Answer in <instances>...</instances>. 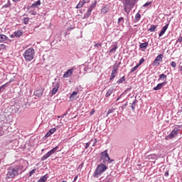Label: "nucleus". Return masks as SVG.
<instances>
[{
    "instance_id": "5fc2aeb1",
    "label": "nucleus",
    "mask_w": 182,
    "mask_h": 182,
    "mask_svg": "<svg viewBox=\"0 0 182 182\" xmlns=\"http://www.w3.org/2000/svg\"><path fill=\"white\" fill-rule=\"evenodd\" d=\"M165 176H168V172H166Z\"/></svg>"
},
{
    "instance_id": "de8ad7c7",
    "label": "nucleus",
    "mask_w": 182,
    "mask_h": 182,
    "mask_svg": "<svg viewBox=\"0 0 182 182\" xmlns=\"http://www.w3.org/2000/svg\"><path fill=\"white\" fill-rule=\"evenodd\" d=\"M144 63V58H141L139 63V66L140 65H141V63Z\"/></svg>"
},
{
    "instance_id": "b1692460",
    "label": "nucleus",
    "mask_w": 182,
    "mask_h": 182,
    "mask_svg": "<svg viewBox=\"0 0 182 182\" xmlns=\"http://www.w3.org/2000/svg\"><path fill=\"white\" fill-rule=\"evenodd\" d=\"M124 23V18L120 17L118 18V24L119 25H123Z\"/></svg>"
},
{
    "instance_id": "473e14b6",
    "label": "nucleus",
    "mask_w": 182,
    "mask_h": 182,
    "mask_svg": "<svg viewBox=\"0 0 182 182\" xmlns=\"http://www.w3.org/2000/svg\"><path fill=\"white\" fill-rule=\"evenodd\" d=\"M5 87H6V84H4L0 87V93H2V90H5Z\"/></svg>"
},
{
    "instance_id": "6ab92c4d",
    "label": "nucleus",
    "mask_w": 182,
    "mask_h": 182,
    "mask_svg": "<svg viewBox=\"0 0 182 182\" xmlns=\"http://www.w3.org/2000/svg\"><path fill=\"white\" fill-rule=\"evenodd\" d=\"M23 33H22L21 31L18 30V31L14 32V36L16 38H21V36H22Z\"/></svg>"
},
{
    "instance_id": "f3484780",
    "label": "nucleus",
    "mask_w": 182,
    "mask_h": 182,
    "mask_svg": "<svg viewBox=\"0 0 182 182\" xmlns=\"http://www.w3.org/2000/svg\"><path fill=\"white\" fill-rule=\"evenodd\" d=\"M76 96H77V92H73L70 95V100L71 101H73V100H76V99L77 98V97H76Z\"/></svg>"
},
{
    "instance_id": "aec40b11",
    "label": "nucleus",
    "mask_w": 182,
    "mask_h": 182,
    "mask_svg": "<svg viewBox=\"0 0 182 182\" xmlns=\"http://www.w3.org/2000/svg\"><path fill=\"white\" fill-rule=\"evenodd\" d=\"M85 4H86V1H80L76 6V9H80V8H82V6H83V5H85Z\"/></svg>"
},
{
    "instance_id": "6e6552de",
    "label": "nucleus",
    "mask_w": 182,
    "mask_h": 182,
    "mask_svg": "<svg viewBox=\"0 0 182 182\" xmlns=\"http://www.w3.org/2000/svg\"><path fill=\"white\" fill-rule=\"evenodd\" d=\"M44 91H45V88L39 85L38 89L34 92V95L37 97H41L43 95Z\"/></svg>"
},
{
    "instance_id": "a19ab883",
    "label": "nucleus",
    "mask_w": 182,
    "mask_h": 182,
    "mask_svg": "<svg viewBox=\"0 0 182 182\" xmlns=\"http://www.w3.org/2000/svg\"><path fill=\"white\" fill-rule=\"evenodd\" d=\"M182 43V36L179 37L178 39L176 41V43Z\"/></svg>"
},
{
    "instance_id": "dca6fc26",
    "label": "nucleus",
    "mask_w": 182,
    "mask_h": 182,
    "mask_svg": "<svg viewBox=\"0 0 182 182\" xmlns=\"http://www.w3.org/2000/svg\"><path fill=\"white\" fill-rule=\"evenodd\" d=\"M5 41H8V36L4 34H0V43H4Z\"/></svg>"
},
{
    "instance_id": "37998d69",
    "label": "nucleus",
    "mask_w": 182,
    "mask_h": 182,
    "mask_svg": "<svg viewBox=\"0 0 182 182\" xmlns=\"http://www.w3.org/2000/svg\"><path fill=\"white\" fill-rule=\"evenodd\" d=\"M149 5H151V1H147L143 5V6H149Z\"/></svg>"
},
{
    "instance_id": "4be33fe9",
    "label": "nucleus",
    "mask_w": 182,
    "mask_h": 182,
    "mask_svg": "<svg viewBox=\"0 0 182 182\" xmlns=\"http://www.w3.org/2000/svg\"><path fill=\"white\" fill-rule=\"evenodd\" d=\"M41 6V1H38L31 5V8H38V6Z\"/></svg>"
},
{
    "instance_id": "f257e3e1",
    "label": "nucleus",
    "mask_w": 182,
    "mask_h": 182,
    "mask_svg": "<svg viewBox=\"0 0 182 182\" xmlns=\"http://www.w3.org/2000/svg\"><path fill=\"white\" fill-rule=\"evenodd\" d=\"M16 176H19V166H11L7 169L6 180H9L10 178H15Z\"/></svg>"
},
{
    "instance_id": "423d86ee",
    "label": "nucleus",
    "mask_w": 182,
    "mask_h": 182,
    "mask_svg": "<svg viewBox=\"0 0 182 182\" xmlns=\"http://www.w3.org/2000/svg\"><path fill=\"white\" fill-rule=\"evenodd\" d=\"M58 149H59V146H56L55 148H53L50 151H48L47 154H46L44 156H43L41 157L42 161H45V160H46L47 159H49V157H50L51 154H55V153H56V150H58Z\"/></svg>"
},
{
    "instance_id": "9b49d317",
    "label": "nucleus",
    "mask_w": 182,
    "mask_h": 182,
    "mask_svg": "<svg viewBox=\"0 0 182 182\" xmlns=\"http://www.w3.org/2000/svg\"><path fill=\"white\" fill-rule=\"evenodd\" d=\"M146 160H157L159 156L156 154H151L145 156Z\"/></svg>"
},
{
    "instance_id": "f8f14e48",
    "label": "nucleus",
    "mask_w": 182,
    "mask_h": 182,
    "mask_svg": "<svg viewBox=\"0 0 182 182\" xmlns=\"http://www.w3.org/2000/svg\"><path fill=\"white\" fill-rule=\"evenodd\" d=\"M73 73V69H70L63 75L64 78L70 77V75Z\"/></svg>"
},
{
    "instance_id": "603ef678",
    "label": "nucleus",
    "mask_w": 182,
    "mask_h": 182,
    "mask_svg": "<svg viewBox=\"0 0 182 182\" xmlns=\"http://www.w3.org/2000/svg\"><path fill=\"white\" fill-rule=\"evenodd\" d=\"M77 180V176H76L75 178H74V181H76Z\"/></svg>"
},
{
    "instance_id": "393cba45",
    "label": "nucleus",
    "mask_w": 182,
    "mask_h": 182,
    "mask_svg": "<svg viewBox=\"0 0 182 182\" xmlns=\"http://www.w3.org/2000/svg\"><path fill=\"white\" fill-rule=\"evenodd\" d=\"M125 80H126V78L124 77V76H123L122 77L119 78V79L117 80V83L118 85H120V83H123V82H124Z\"/></svg>"
},
{
    "instance_id": "58836bf2",
    "label": "nucleus",
    "mask_w": 182,
    "mask_h": 182,
    "mask_svg": "<svg viewBox=\"0 0 182 182\" xmlns=\"http://www.w3.org/2000/svg\"><path fill=\"white\" fill-rule=\"evenodd\" d=\"M171 66L172 67V68H176V66H177V64L176 63V62H174V61H172L171 63Z\"/></svg>"
},
{
    "instance_id": "2f4dec72",
    "label": "nucleus",
    "mask_w": 182,
    "mask_h": 182,
    "mask_svg": "<svg viewBox=\"0 0 182 182\" xmlns=\"http://www.w3.org/2000/svg\"><path fill=\"white\" fill-rule=\"evenodd\" d=\"M156 28H157L156 26L152 25L149 31H150V32H154V31H156Z\"/></svg>"
},
{
    "instance_id": "4468645a",
    "label": "nucleus",
    "mask_w": 182,
    "mask_h": 182,
    "mask_svg": "<svg viewBox=\"0 0 182 182\" xmlns=\"http://www.w3.org/2000/svg\"><path fill=\"white\" fill-rule=\"evenodd\" d=\"M164 85H166V82L158 84L156 87H154V90H160V89H161Z\"/></svg>"
},
{
    "instance_id": "cd10ccee",
    "label": "nucleus",
    "mask_w": 182,
    "mask_h": 182,
    "mask_svg": "<svg viewBox=\"0 0 182 182\" xmlns=\"http://www.w3.org/2000/svg\"><path fill=\"white\" fill-rule=\"evenodd\" d=\"M141 18V15H140L139 13H137L135 16V20L136 22H139L140 21V18Z\"/></svg>"
},
{
    "instance_id": "39448f33",
    "label": "nucleus",
    "mask_w": 182,
    "mask_h": 182,
    "mask_svg": "<svg viewBox=\"0 0 182 182\" xmlns=\"http://www.w3.org/2000/svg\"><path fill=\"white\" fill-rule=\"evenodd\" d=\"M100 161L107 164H110L112 163V160L109 156V154H107V150H105L101 153Z\"/></svg>"
},
{
    "instance_id": "f03ea898",
    "label": "nucleus",
    "mask_w": 182,
    "mask_h": 182,
    "mask_svg": "<svg viewBox=\"0 0 182 182\" xmlns=\"http://www.w3.org/2000/svg\"><path fill=\"white\" fill-rule=\"evenodd\" d=\"M23 56L26 62H32L35 58V49L33 48H28L25 50Z\"/></svg>"
},
{
    "instance_id": "3c124183",
    "label": "nucleus",
    "mask_w": 182,
    "mask_h": 182,
    "mask_svg": "<svg viewBox=\"0 0 182 182\" xmlns=\"http://www.w3.org/2000/svg\"><path fill=\"white\" fill-rule=\"evenodd\" d=\"M31 15H36V12L35 11H33V12H31Z\"/></svg>"
},
{
    "instance_id": "0eeeda50",
    "label": "nucleus",
    "mask_w": 182,
    "mask_h": 182,
    "mask_svg": "<svg viewBox=\"0 0 182 182\" xmlns=\"http://www.w3.org/2000/svg\"><path fill=\"white\" fill-rule=\"evenodd\" d=\"M178 127H175L173 129V130L171 131V132L167 136V138H166V139H174V137H177V136H178Z\"/></svg>"
},
{
    "instance_id": "7ed1b4c3",
    "label": "nucleus",
    "mask_w": 182,
    "mask_h": 182,
    "mask_svg": "<svg viewBox=\"0 0 182 182\" xmlns=\"http://www.w3.org/2000/svg\"><path fill=\"white\" fill-rule=\"evenodd\" d=\"M106 170H107V166H106V165L105 164L98 165L94 172L93 177H95L97 178H99V176H102V174H103V173H105Z\"/></svg>"
},
{
    "instance_id": "20e7f679",
    "label": "nucleus",
    "mask_w": 182,
    "mask_h": 182,
    "mask_svg": "<svg viewBox=\"0 0 182 182\" xmlns=\"http://www.w3.org/2000/svg\"><path fill=\"white\" fill-rule=\"evenodd\" d=\"M134 5H136V3H134V1H125L124 3V12H126V14H129L130 10L134 8Z\"/></svg>"
},
{
    "instance_id": "9d476101",
    "label": "nucleus",
    "mask_w": 182,
    "mask_h": 182,
    "mask_svg": "<svg viewBox=\"0 0 182 182\" xmlns=\"http://www.w3.org/2000/svg\"><path fill=\"white\" fill-rule=\"evenodd\" d=\"M119 69V66H115L114 65V67L112 68V73L110 75V80H113V79H114V77H116V75H117V70Z\"/></svg>"
},
{
    "instance_id": "c85d7f7f",
    "label": "nucleus",
    "mask_w": 182,
    "mask_h": 182,
    "mask_svg": "<svg viewBox=\"0 0 182 182\" xmlns=\"http://www.w3.org/2000/svg\"><path fill=\"white\" fill-rule=\"evenodd\" d=\"M139 66H140V65H137L134 66V68H132L130 71V73H133V72H136V70H137V69L139 68Z\"/></svg>"
},
{
    "instance_id": "09e8293b",
    "label": "nucleus",
    "mask_w": 182,
    "mask_h": 182,
    "mask_svg": "<svg viewBox=\"0 0 182 182\" xmlns=\"http://www.w3.org/2000/svg\"><path fill=\"white\" fill-rule=\"evenodd\" d=\"M95 109H93L92 111H91L90 112V116H93V114H95Z\"/></svg>"
},
{
    "instance_id": "c9c22d12",
    "label": "nucleus",
    "mask_w": 182,
    "mask_h": 182,
    "mask_svg": "<svg viewBox=\"0 0 182 182\" xmlns=\"http://www.w3.org/2000/svg\"><path fill=\"white\" fill-rule=\"evenodd\" d=\"M93 139H91L89 142L85 144V149H89V146H90V142L92 141Z\"/></svg>"
},
{
    "instance_id": "864d4df0",
    "label": "nucleus",
    "mask_w": 182,
    "mask_h": 182,
    "mask_svg": "<svg viewBox=\"0 0 182 182\" xmlns=\"http://www.w3.org/2000/svg\"><path fill=\"white\" fill-rule=\"evenodd\" d=\"M120 99H121V97H118L117 99V102H119V100H120Z\"/></svg>"
},
{
    "instance_id": "7c9ffc66",
    "label": "nucleus",
    "mask_w": 182,
    "mask_h": 182,
    "mask_svg": "<svg viewBox=\"0 0 182 182\" xmlns=\"http://www.w3.org/2000/svg\"><path fill=\"white\" fill-rule=\"evenodd\" d=\"M116 49H117V46H114V48H111L109 50V53H113V52H116Z\"/></svg>"
},
{
    "instance_id": "412c9836",
    "label": "nucleus",
    "mask_w": 182,
    "mask_h": 182,
    "mask_svg": "<svg viewBox=\"0 0 182 182\" xmlns=\"http://www.w3.org/2000/svg\"><path fill=\"white\" fill-rule=\"evenodd\" d=\"M147 46H149V43L145 42V43H141L139 46V48H141V49H146V48H147Z\"/></svg>"
},
{
    "instance_id": "2eb2a0df",
    "label": "nucleus",
    "mask_w": 182,
    "mask_h": 182,
    "mask_svg": "<svg viewBox=\"0 0 182 182\" xmlns=\"http://www.w3.org/2000/svg\"><path fill=\"white\" fill-rule=\"evenodd\" d=\"M110 11V9H109V6H105L104 8L101 9V14L105 15V14H107Z\"/></svg>"
},
{
    "instance_id": "8fccbe9b",
    "label": "nucleus",
    "mask_w": 182,
    "mask_h": 182,
    "mask_svg": "<svg viewBox=\"0 0 182 182\" xmlns=\"http://www.w3.org/2000/svg\"><path fill=\"white\" fill-rule=\"evenodd\" d=\"M96 143H97V139H95V142L93 143L92 146H96Z\"/></svg>"
},
{
    "instance_id": "49530a36",
    "label": "nucleus",
    "mask_w": 182,
    "mask_h": 182,
    "mask_svg": "<svg viewBox=\"0 0 182 182\" xmlns=\"http://www.w3.org/2000/svg\"><path fill=\"white\" fill-rule=\"evenodd\" d=\"M52 136V134L50 132H47L46 134L45 135V137H50Z\"/></svg>"
},
{
    "instance_id": "a211bd4d",
    "label": "nucleus",
    "mask_w": 182,
    "mask_h": 182,
    "mask_svg": "<svg viewBox=\"0 0 182 182\" xmlns=\"http://www.w3.org/2000/svg\"><path fill=\"white\" fill-rule=\"evenodd\" d=\"M58 90H59V85H58V84H57L56 86L55 87H53L52 91H51V93H52L53 96L55 93H58Z\"/></svg>"
},
{
    "instance_id": "c756f323",
    "label": "nucleus",
    "mask_w": 182,
    "mask_h": 182,
    "mask_svg": "<svg viewBox=\"0 0 182 182\" xmlns=\"http://www.w3.org/2000/svg\"><path fill=\"white\" fill-rule=\"evenodd\" d=\"M23 22L24 25H28V22H29V18L25 17L23 18Z\"/></svg>"
},
{
    "instance_id": "a878e982",
    "label": "nucleus",
    "mask_w": 182,
    "mask_h": 182,
    "mask_svg": "<svg viewBox=\"0 0 182 182\" xmlns=\"http://www.w3.org/2000/svg\"><path fill=\"white\" fill-rule=\"evenodd\" d=\"M112 93H113V89L108 90V91L107 92V93L105 95L106 97H109V96H111Z\"/></svg>"
},
{
    "instance_id": "c03bdc74",
    "label": "nucleus",
    "mask_w": 182,
    "mask_h": 182,
    "mask_svg": "<svg viewBox=\"0 0 182 182\" xmlns=\"http://www.w3.org/2000/svg\"><path fill=\"white\" fill-rule=\"evenodd\" d=\"M0 49H6V46L4 44H0Z\"/></svg>"
},
{
    "instance_id": "a18cd8bd",
    "label": "nucleus",
    "mask_w": 182,
    "mask_h": 182,
    "mask_svg": "<svg viewBox=\"0 0 182 182\" xmlns=\"http://www.w3.org/2000/svg\"><path fill=\"white\" fill-rule=\"evenodd\" d=\"M36 171V169H33L31 171L29 172L30 177L32 176V174H35V172Z\"/></svg>"
},
{
    "instance_id": "e433bc0d",
    "label": "nucleus",
    "mask_w": 182,
    "mask_h": 182,
    "mask_svg": "<svg viewBox=\"0 0 182 182\" xmlns=\"http://www.w3.org/2000/svg\"><path fill=\"white\" fill-rule=\"evenodd\" d=\"M55 132H56V128H53L48 131V132L50 133L51 134H53Z\"/></svg>"
},
{
    "instance_id": "5701e85b",
    "label": "nucleus",
    "mask_w": 182,
    "mask_h": 182,
    "mask_svg": "<svg viewBox=\"0 0 182 182\" xmlns=\"http://www.w3.org/2000/svg\"><path fill=\"white\" fill-rule=\"evenodd\" d=\"M90 15H92V11L89 10V9H88L87 12L84 14V18H89V16H90Z\"/></svg>"
},
{
    "instance_id": "4c0bfd02",
    "label": "nucleus",
    "mask_w": 182,
    "mask_h": 182,
    "mask_svg": "<svg viewBox=\"0 0 182 182\" xmlns=\"http://www.w3.org/2000/svg\"><path fill=\"white\" fill-rule=\"evenodd\" d=\"M132 110H134L136 109V101H134L132 104Z\"/></svg>"
},
{
    "instance_id": "bb28decb",
    "label": "nucleus",
    "mask_w": 182,
    "mask_h": 182,
    "mask_svg": "<svg viewBox=\"0 0 182 182\" xmlns=\"http://www.w3.org/2000/svg\"><path fill=\"white\" fill-rule=\"evenodd\" d=\"M96 1H94L92 5L89 7V10L93 11V9H95V8H96Z\"/></svg>"
},
{
    "instance_id": "ddd939ff",
    "label": "nucleus",
    "mask_w": 182,
    "mask_h": 182,
    "mask_svg": "<svg viewBox=\"0 0 182 182\" xmlns=\"http://www.w3.org/2000/svg\"><path fill=\"white\" fill-rule=\"evenodd\" d=\"M168 28V24H166V26H164L162 28V30L161 31V32L159 34V36L161 37L162 35L166 33V31H167Z\"/></svg>"
},
{
    "instance_id": "f704fd0d",
    "label": "nucleus",
    "mask_w": 182,
    "mask_h": 182,
    "mask_svg": "<svg viewBox=\"0 0 182 182\" xmlns=\"http://www.w3.org/2000/svg\"><path fill=\"white\" fill-rule=\"evenodd\" d=\"M159 79H167V75L165 74H161L159 76Z\"/></svg>"
},
{
    "instance_id": "72a5a7b5",
    "label": "nucleus",
    "mask_w": 182,
    "mask_h": 182,
    "mask_svg": "<svg viewBox=\"0 0 182 182\" xmlns=\"http://www.w3.org/2000/svg\"><path fill=\"white\" fill-rule=\"evenodd\" d=\"M114 110H115L114 108H112L111 109H109L107 112V116H109V114H110L111 113H113Z\"/></svg>"
},
{
    "instance_id": "ea45409f",
    "label": "nucleus",
    "mask_w": 182,
    "mask_h": 182,
    "mask_svg": "<svg viewBox=\"0 0 182 182\" xmlns=\"http://www.w3.org/2000/svg\"><path fill=\"white\" fill-rule=\"evenodd\" d=\"M9 6H11V3L8 1L7 4L3 6V8H8Z\"/></svg>"
},
{
    "instance_id": "79ce46f5",
    "label": "nucleus",
    "mask_w": 182,
    "mask_h": 182,
    "mask_svg": "<svg viewBox=\"0 0 182 182\" xmlns=\"http://www.w3.org/2000/svg\"><path fill=\"white\" fill-rule=\"evenodd\" d=\"M95 48H101L102 47V43H95L94 45Z\"/></svg>"
},
{
    "instance_id": "1a4fd4ad",
    "label": "nucleus",
    "mask_w": 182,
    "mask_h": 182,
    "mask_svg": "<svg viewBox=\"0 0 182 182\" xmlns=\"http://www.w3.org/2000/svg\"><path fill=\"white\" fill-rule=\"evenodd\" d=\"M163 62V54H159L153 62V66H159Z\"/></svg>"
}]
</instances>
